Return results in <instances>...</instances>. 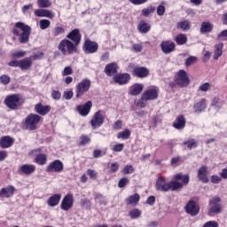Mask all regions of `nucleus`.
Returning <instances> with one entry per match:
<instances>
[{"label":"nucleus","instance_id":"obj_55","mask_svg":"<svg viewBox=\"0 0 227 227\" xmlns=\"http://www.w3.org/2000/svg\"><path fill=\"white\" fill-rule=\"evenodd\" d=\"M63 33H65V28H63L61 27H57L54 29L53 35L55 36H59V35H63Z\"/></svg>","mask_w":227,"mask_h":227},{"label":"nucleus","instance_id":"obj_53","mask_svg":"<svg viewBox=\"0 0 227 227\" xmlns=\"http://www.w3.org/2000/svg\"><path fill=\"white\" fill-rule=\"evenodd\" d=\"M0 82H2V84H10V76L6 75V74H3L0 77Z\"/></svg>","mask_w":227,"mask_h":227},{"label":"nucleus","instance_id":"obj_57","mask_svg":"<svg viewBox=\"0 0 227 227\" xmlns=\"http://www.w3.org/2000/svg\"><path fill=\"white\" fill-rule=\"evenodd\" d=\"M124 175H131V173H134V168L130 165H128L123 169Z\"/></svg>","mask_w":227,"mask_h":227},{"label":"nucleus","instance_id":"obj_6","mask_svg":"<svg viewBox=\"0 0 227 227\" xmlns=\"http://www.w3.org/2000/svg\"><path fill=\"white\" fill-rule=\"evenodd\" d=\"M176 82L178 86L184 88L185 86H189V76L187 75V72L185 70H179L176 74Z\"/></svg>","mask_w":227,"mask_h":227},{"label":"nucleus","instance_id":"obj_1","mask_svg":"<svg viewBox=\"0 0 227 227\" xmlns=\"http://www.w3.org/2000/svg\"><path fill=\"white\" fill-rule=\"evenodd\" d=\"M15 27L18 29L14 28L12 30L13 35H15V36H20V43H27V42H29V35H31V27L22 22H17ZM19 29H20L21 33Z\"/></svg>","mask_w":227,"mask_h":227},{"label":"nucleus","instance_id":"obj_35","mask_svg":"<svg viewBox=\"0 0 227 227\" xmlns=\"http://www.w3.org/2000/svg\"><path fill=\"white\" fill-rule=\"evenodd\" d=\"M211 106L213 107H215L216 109H220V107H223V100H221V97L215 96L213 98Z\"/></svg>","mask_w":227,"mask_h":227},{"label":"nucleus","instance_id":"obj_4","mask_svg":"<svg viewBox=\"0 0 227 227\" xmlns=\"http://www.w3.org/2000/svg\"><path fill=\"white\" fill-rule=\"evenodd\" d=\"M40 120H42L40 115L30 114L26 117L23 127L27 130H35L36 126L40 123Z\"/></svg>","mask_w":227,"mask_h":227},{"label":"nucleus","instance_id":"obj_50","mask_svg":"<svg viewBox=\"0 0 227 227\" xmlns=\"http://www.w3.org/2000/svg\"><path fill=\"white\" fill-rule=\"evenodd\" d=\"M80 139H81L80 145H88L90 141H91V139L88 136H82Z\"/></svg>","mask_w":227,"mask_h":227},{"label":"nucleus","instance_id":"obj_39","mask_svg":"<svg viewBox=\"0 0 227 227\" xmlns=\"http://www.w3.org/2000/svg\"><path fill=\"white\" fill-rule=\"evenodd\" d=\"M176 42L177 45H184V43H187V35L184 34H179L176 37Z\"/></svg>","mask_w":227,"mask_h":227},{"label":"nucleus","instance_id":"obj_19","mask_svg":"<svg viewBox=\"0 0 227 227\" xmlns=\"http://www.w3.org/2000/svg\"><path fill=\"white\" fill-rule=\"evenodd\" d=\"M208 168L206 166H202L199 168L197 177L200 182H203V184H208Z\"/></svg>","mask_w":227,"mask_h":227},{"label":"nucleus","instance_id":"obj_37","mask_svg":"<svg viewBox=\"0 0 227 227\" xmlns=\"http://www.w3.org/2000/svg\"><path fill=\"white\" fill-rule=\"evenodd\" d=\"M130 129H125L123 131H121L117 134L118 139H129L130 137Z\"/></svg>","mask_w":227,"mask_h":227},{"label":"nucleus","instance_id":"obj_47","mask_svg":"<svg viewBox=\"0 0 227 227\" xmlns=\"http://www.w3.org/2000/svg\"><path fill=\"white\" fill-rule=\"evenodd\" d=\"M197 61H198V58H196V57H189L185 60V65H186V67H190V65H194V63H196Z\"/></svg>","mask_w":227,"mask_h":227},{"label":"nucleus","instance_id":"obj_10","mask_svg":"<svg viewBox=\"0 0 227 227\" xmlns=\"http://www.w3.org/2000/svg\"><path fill=\"white\" fill-rule=\"evenodd\" d=\"M156 189L161 192H168L170 191L169 181L162 176L159 177L156 181Z\"/></svg>","mask_w":227,"mask_h":227},{"label":"nucleus","instance_id":"obj_2","mask_svg":"<svg viewBox=\"0 0 227 227\" xmlns=\"http://www.w3.org/2000/svg\"><path fill=\"white\" fill-rule=\"evenodd\" d=\"M58 49L64 56H67V54H75L77 52V44L69 39H64L59 43Z\"/></svg>","mask_w":227,"mask_h":227},{"label":"nucleus","instance_id":"obj_9","mask_svg":"<svg viewBox=\"0 0 227 227\" xmlns=\"http://www.w3.org/2000/svg\"><path fill=\"white\" fill-rule=\"evenodd\" d=\"M90 124L92 129H100L104 125V114L101 111H98L94 114Z\"/></svg>","mask_w":227,"mask_h":227},{"label":"nucleus","instance_id":"obj_64","mask_svg":"<svg viewBox=\"0 0 227 227\" xmlns=\"http://www.w3.org/2000/svg\"><path fill=\"white\" fill-rule=\"evenodd\" d=\"M124 145L123 144H117L114 146L113 151L114 152H121L124 148Z\"/></svg>","mask_w":227,"mask_h":227},{"label":"nucleus","instance_id":"obj_15","mask_svg":"<svg viewBox=\"0 0 227 227\" xmlns=\"http://www.w3.org/2000/svg\"><path fill=\"white\" fill-rule=\"evenodd\" d=\"M142 95L144 100H155L159 97V89L156 87L148 89Z\"/></svg>","mask_w":227,"mask_h":227},{"label":"nucleus","instance_id":"obj_43","mask_svg":"<svg viewBox=\"0 0 227 227\" xmlns=\"http://www.w3.org/2000/svg\"><path fill=\"white\" fill-rule=\"evenodd\" d=\"M166 13V3L162 2L157 8V15L162 17Z\"/></svg>","mask_w":227,"mask_h":227},{"label":"nucleus","instance_id":"obj_46","mask_svg":"<svg viewBox=\"0 0 227 227\" xmlns=\"http://www.w3.org/2000/svg\"><path fill=\"white\" fill-rule=\"evenodd\" d=\"M153 12H155V7L153 6H149L145 9H144L142 11L143 15H145V17H148V15H150V13H153Z\"/></svg>","mask_w":227,"mask_h":227},{"label":"nucleus","instance_id":"obj_23","mask_svg":"<svg viewBox=\"0 0 227 227\" xmlns=\"http://www.w3.org/2000/svg\"><path fill=\"white\" fill-rule=\"evenodd\" d=\"M13 143H15V138L10 136H5L0 138L1 148H10Z\"/></svg>","mask_w":227,"mask_h":227},{"label":"nucleus","instance_id":"obj_30","mask_svg":"<svg viewBox=\"0 0 227 227\" xmlns=\"http://www.w3.org/2000/svg\"><path fill=\"white\" fill-rule=\"evenodd\" d=\"M32 65L33 60L31 58H25L20 60V68H21V70H29Z\"/></svg>","mask_w":227,"mask_h":227},{"label":"nucleus","instance_id":"obj_5","mask_svg":"<svg viewBox=\"0 0 227 227\" xmlns=\"http://www.w3.org/2000/svg\"><path fill=\"white\" fill-rule=\"evenodd\" d=\"M90 88H91V81L88 78L82 80L75 88L76 98L82 97L84 93H88V91H90Z\"/></svg>","mask_w":227,"mask_h":227},{"label":"nucleus","instance_id":"obj_62","mask_svg":"<svg viewBox=\"0 0 227 227\" xmlns=\"http://www.w3.org/2000/svg\"><path fill=\"white\" fill-rule=\"evenodd\" d=\"M211 182L212 184H220V182H223V178L219 176H212Z\"/></svg>","mask_w":227,"mask_h":227},{"label":"nucleus","instance_id":"obj_56","mask_svg":"<svg viewBox=\"0 0 227 227\" xmlns=\"http://www.w3.org/2000/svg\"><path fill=\"white\" fill-rule=\"evenodd\" d=\"M73 70H72V67H66L62 72V75L63 77L67 76V75H72L73 74Z\"/></svg>","mask_w":227,"mask_h":227},{"label":"nucleus","instance_id":"obj_59","mask_svg":"<svg viewBox=\"0 0 227 227\" xmlns=\"http://www.w3.org/2000/svg\"><path fill=\"white\" fill-rule=\"evenodd\" d=\"M146 102H148V100L143 98V94H142L141 98L137 100V106H140V107H146Z\"/></svg>","mask_w":227,"mask_h":227},{"label":"nucleus","instance_id":"obj_18","mask_svg":"<svg viewBox=\"0 0 227 227\" xmlns=\"http://www.w3.org/2000/svg\"><path fill=\"white\" fill-rule=\"evenodd\" d=\"M83 49L85 52L89 54H93L97 51H98V44L95 42H92L90 40H86L83 45Z\"/></svg>","mask_w":227,"mask_h":227},{"label":"nucleus","instance_id":"obj_61","mask_svg":"<svg viewBox=\"0 0 227 227\" xmlns=\"http://www.w3.org/2000/svg\"><path fill=\"white\" fill-rule=\"evenodd\" d=\"M103 155H106V153H103L102 151L97 149L93 152V157L95 159H98L99 157H102Z\"/></svg>","mask_w":227,"mask_h":227},{"label":"nucleus","instance_id":"obj_51","mask_svg":"<svg viewBox=\"0 0 227 227\" xmlns=\"http://www.w3.org/2000/svg\"><path fill=\"white\" fill-rule=\"evenodd\" d=\"M202 227H219V223L215 221H208Z\"/></svg>","mask_w":227,"mask_h":227},{"label":"nucleus","instance_id":"obj_25","mask_svg":"<svg viewBox=\"0 0 227 227\" xmlns=\"http://www.w3.org/2000/svg\"><path fill=\"white\" fill-rule=\"evenodd\" d=\"M35 111L38 114H41V116H45V114H48L49 113H51V106H43L42 104H37L35 106Z\"/></svg>","mask_w":227,"mask_h":227},{"label":"nucleus","instance_id":"obj_13","mask_svg":"<svg viewBox=\"0 0 227 227\" xmlns=\"http://www.w3.org/2000/svg\"><path fill=\"white\" fill-rule=\"evenodd\" d=\"M81 31H79V29L74 28L67 35V40H71V42L73 43H74L76 46L79 45V43H81Z\"/></svg>","mask_w":227,"mask_h":227},{"label":"nucleus","instance_id":"obj_45","mask_svg":"<svg viewBox=\"0 0 227 227\" xmlns=\"http://www.w3.org/2000/svg\"><path fill=\"white\" fill-rule=\"evenodd\" d=\"M129 216L131 219H137V217L141 216V210L133 209L129 212Z\"/></svg>","mask_w":227,"mask_h":227},{"label":"nucleus","instance_id":"obj_11","mask_svg":"<svg viewBox=\"0 0 227 227\" xmlns=\"http://www.w3.org/2000/svg\"><path fill=\"white\" fill-rule=\"evenodd\" d=\"M186 214H190V215H198L200 214V206L196 204V201L190 200L185 206Z\"/></svg>","mask_w":227,"mask_h":227},{"label":"nucleus","instance_id":"obj_52","mask_svg":"<svg viewBox=\"0 0 227 227\" xmlns=\"http://www.w3.org/2000/svg\"><path fill=\"white\" fill-rule=\"evenodd\" d=\"M25 56H26V51H14L12 53V58L14 59L24 58Z\"/></svg>","mask_w":227,"mask_h":227},{"label":"nucleus","instance_id":"obj_17","mask_svg":"<svg viewBox=\"0 0 227 227\" xmlns=\"http://www.w3.org/2000/svg\"><path fill=\"white\" fill-rule=\"evenodd\" d=\"M114 81L116 84H120L121 86L127 84L129 83V81H130V74L127 73L115 74L114 76Z\"/></svg>","mask_w":227,"mask_h":227},{"label":"nucleus","instance_id":"obj_28","mask_svg":"<svg viewBox=\"0 0 227 227\" xmlns=\"http://www.w3.org/2000/svg\"><path fill=\"white\" fill-rule=\"evenodd\" d=\"M36 171V167L31 164H24L20 168V172L23 175H33V172Z\"/></svg>","mask_w":227,"mask_h":227},{"label":"nucleus","instance_id":"obj_36","mask_svg":"<svg viewBox=\"0 0 227 227\" xmlns=\"http://www.w3.org/2000/svg\"><path fill=\"white\" fill-rule=\"evenodd\" d=\"M177 29H182V31H188V29H191V22L187 20L179 22L177 24Z\"/></svg>","mask_w":227,"mask_h":227},{"label":"nucleus","instance_id":"obj_54","mask_svg":"<svg viewBox=\"0 0 227 227\" xmlns=\"http://www.w3.org/2000/svg\"><path fill=\"white\" fill-rule=\"evenodd\" d=\"M51 98L53 100H59V98H61V92H59V90H52Z\"/></svg>","mask_w":227,"mask_h":227},{"label":"nucleus","instance_id":"obj_20","mask_svg":"<svg viewBox=\"0 0 227 227\" xmlns=\"http://www.w3.org/2000/svg\"><path fill=\"white\" fill-rule=\"evenodd\" d=\"M143 90H145V85H143V83H135L129 87V93L132 97H137V95L143 93Z\"/></svg>","mask_w":227,"mask_h":227},{"label":"nucleus","instance_id":"obj_63","mask_svg":"<svg viewBox=\"0 0 227 227\" xmlns=\"http://www.w3.org/2000/svg\"><path fill=\"white\" fill-rule=\"evenodd\" d=\"M81 206L82 207V208H90L91 207V202L90 200H82L81 201Z\"/></svg>","mask_w":227,"mask_h":227},{"label":"nucleus","instance_id":"obj_34","mask_svg":"<svg viewBox=\"0 0 227 227\" xmlns=\"http://www.w3.org/2000/svg\"><path fill=\"white\" fill-rule=\"evenodd\" d=\"M35 162L39 164V166H43L47 162V155L43 153L37 154L35 156Z\"/></svg>","mask_w":227,"mask_h":227},{"label":"nucleus","instance_id":"obj_44","mask_svg":"<svg viewBox=\"0 0 227 227\" xmlns=\"http://www.w3.org/2000/svg\"><path fill=\"white\" fill-rule=\"evenodd\" d=\"M37 5L39 8H49L51 6V0H38Z\"/></svg>","mask_w":227,"mask_h":227},{"label":"nucleus","instance_id":"obj_33","mask_svg":"<svg viewBox=\"0 0 227 227\" xmlns=\"http://www.w3.org/2000/svg\"><path fill=\"white\" fill-rule=\"evenodd\" d=\"M224 47V43H219L215 46V53L214 59H219L221 56H223V48Z\"/></svg>","mask_w":227,"mask_h":227},{"label":"nucleus","instance_id":"obj_40","mask_svg":"<svg viewBox=\"0 0 227 227\" xmlns=\"http://www.w3.org/2000/svg\"><path fill=\"white\" fill-rule=\"evenodd\" d=\"M151 27L145 21H140L138 25V29L140 33H148L150 31Z\"/></svg>","mask_w":227,"mask_h":227},{"label":"nucleus","instance_id":"obj_60","mask_svg":"<svg viewBox=\"0 0 227 227\" xmlns=\"http://www.w3.org/2000/svg\"><path fill=\"white\" fill-rule=\"evenodd\" d=\"M47 205L49 207H57V205H59V200H48Z\"/></svg>","mask_w":227,"mask_h":227},{"label":"nucleus","instance_id":"obj_27","mask_svg":"<svg viewBox=\"0 0 227 227\" xmlns=\"http://www.w3.org/2000/svg\"><path fill=\"white\" fill-rule=\"evenodd\" d=\"M173 127L177 130H182L185 128V117L184 115H179L176 117V121L173 123Z\"/></svg>","mask_w":227,"mask_h":227},{"label":"nucleus","instance_id":"obj_21","mask_svg":"<svg viewBox=\"0 0 227 227\" xmlns=\"http://www.w3.org/2000/svg\"><path fill=\"white\" fill-rule=\"evenodd\" d=\"M161 51L164 54H170L175 51V43L171 41H163L160 43Z\"/></svg>","mask_w":227,"mask_h":227},{"label":"nucleus","instance_id":"obj_49","mask_svg":"<svg viewBox=\"0 0 227 227\" xmlns=\"http://www.w3.org/2000/svg\"><path fill=\"white\" fill-rule=\"evenodd\" d=\"M122 127H123V122L121 120H118L114 123L113 129L114 130H121Z\"/></svg>","mask_w":227,"mask_h":227},{"label":"nucleus","instance_id":"obj_48","mask_svg":"<svg viewBox=\"0 0 227 227\" xmlns=\"http://www.w3.org/2000/svg\"><path fill=\"white\" fill-rule=\"evenodd\" d=\"M73 97H74V91H72V90H66V91H64L63 98L66 100H72Z\"/></svg>","mask_w":227,"mask_h":227},{"label":"nucleus","instance_id":"obj_7","mask_svg":"<svg viewBox=\"0 0 227 227\" xmlns=\"http://www.w3.org/2000/svg\"><path fill=\"white\" fill-rule=\"evenodd\" d=\"M4 102L10 109H17L22 104V99L19 95H11L5 98Z\"/></svg>","mask_w":227,"mask_h":227},{"label":"nucleus","instance_id":"obj_32","mask_svg":"<svg viewBox=\"0 0 227 227\" xmlns=\"http://www.w3.org/2000/svg\"><path fill=\"white\" fill-rule=\"evenodd\" d=\"M74 207V200H62L60 208L65 212L70 210Z\"/></svg>","mask_w":227,"mask_h":227},{"label":"nucleus","instance_id":"obj_22","mask_svg":"<svg viewBox=\"0 0 227 227\" xmlns=\"http://www.w3.org/2000/svg\"><path fill=\"white\" fill-rule=\"evenodd\" d=\"M150 74V71L146 67H135L133 68V75L139 78L146 77Z\"/></svg>","mask_w":227,"mask_h":227},{"label":"nucleus","instance_id":"obj_29","mask_svg":"<svg viewBox=\"0 0 227 227\" xmlns=\"http://www.w3.org/2000/svg\"><path fill=\"white\" fill-rule=\"evenodd\" d=\"M118 70V64L116 63H110L106 66L105 67V74L111 77L112 75H114Z\"/></svg>","mask_w":227,"mask_h":227},{"label":"nucleus","instance_id":"obj_16","mask_svg":"<svg viewBox=\"0 0 227 227\" xmlns=\"http://www.w3.org/2000/svg\"><path fill=\"white\" fill-rule=\"evenodd\" d=\"M91 107H93V103L91 101H88L84 105L78 106L76 109L81 116H88L91 111Z\"/></svg>","mask_w":227,"mask_h":227},{"label":"nucleus","instance_id":"obj_31","mask_svg":"<svg viewBox=\"0 0 227 227\" xmlns=\"http://www.w3.org/2000/svg\"><path fill=\"white\" fill-rule=\"evenodd\" d=\"M214 29V24L210 23V21H204L200 25V33H212Z\"/></svg>","mask_w":227,"mask_h":227},{"label":"nucleus","instance_id":"obj_12","mask_svg":"<svg viewBox=\"0 0 227 227\" xmlns=\"http://www.w3.org/2000/svg\"><path fill=\"white\" fill-rule=\"evenodd\" d=\"M63 169V162L59 160H56L49 164V166L46 168V171L48 173H61V170Z\"/></svg>","mask_w":227,"mask_h":227},{"label":"nucleus","instance_id":"obj_8","mask_svg":"<svg viewBox=\"0 0 227 227\" xmlns=\"http://www.w3.org/2000/svg\"><path fill=\"white\" fill-rule=\"evenodd\" d=\"M221 210H223V207L221 206V200H210L208 209V215H210V217H214L215 214H221Z\"/></svg>","mask_w":227,"mask_h":227},{"label":"nucleus","instance_id":"obj_24","mask_svg":"<svg viewBox=\"0 0 227 227\" xmlns=\"http://www.w3.org/2000/svg\"><path fill=\"white\" fill-rule=\"evenodd\" d=\"M35 17H46L47 19H54L55 14L52 11L45 9H37L35 11Z\"/></svg>","mask_w":227,"mask_h":227},{"label":"nucleus","instance_id":"obj_42","mask_svg":"<svg viewBox=\"0 0 227 227\" xmlns=\"http://www.w3.org/2000/svg\"><path fill=\"white\" fill-rule=\"evenodd\" d=\"M40 28L43 30L48 29L51 27V20H41L39 21Z\"/></svg>","mask_w":227,"mask_h":227},{"label":"nucleus","instance_id":"obj_14","mask_svg":"<svg viewBox=\"0 0 227 227\" xmlns=\"http://www.w3.org/2000/svg\"><path fill=\"white\" fill-rule=\"evenodd\" d=\"M207 109V99L201 98L199 101L195 102L193 105V113L195 114H201V113H205Z\"/></svg>","mask_w":227,"mask_h":227},{"label":"nucleus","instance_id":"obj_38","mask_svg":"<svg viewBox=\"0 0 227 227\" xmlns=\"http://www.w3.org/2000/svg\"><path fill=\"white\" fill-rule=\"evenodd\" d=\"M212 90V83L204 82L200 85L198 91H201L202 93H207V91H210Z\"/></svg>","mask_w":227,"mask_h":227},{"label":"nucleus","instance_id":"obj_58","mask_svg":"<svg viewBox=\"0 0 227 227\" xmlns=\"http://www.w3.org/2000/svg\"><path fill=\"white\" fill-rule=\"evenodd\" d=\"M128 183H129V179L127 177H122L118 184V187L121 189L125 187Z\"/></svg>","mask_w":227,"mask_h":227},{"label":"nucleus","instance_id":"obj_3","mask_svg":"<svg viewBox=\"0 0 227 227\" xmlns=\"http://www.w3.org/2000/svg\"><path fill=\"white\" fill-rule=\"evenodd\" d=\"M174 178L176 181L169 182L170 191H178L189 184V175L177 174Z\"/></svg>","mask_w":227,"mask_h":227},{"label":"nucleus","instance_id":"obj_41","mask_svg":"<svg viewBox=\"0 0 227 227\" xmlns=\"http://www.w3.org/2000/svg\"><path fill=\"white\" fill-rule=\"evenodd\" d=\"M184 146H186L188 150H192V148H196V146H198V142L194 139H191L184 142Z\"/></svg>","mask_w":227,"mask_h":227},{"label":"nucleus","instance_id":"obj_26","mask_svg":"<svg viewBox=\"0 0 227 227\" xmlns=\"http://www.w3.org/2000/svg\"><path fill=\"white\" fill-rule=\"evenodd\" d=\"M15 192V187L8 186L0 190V198H12Z\"/></svg>","mask_w":227,"mask_h":227}]
</instances>
